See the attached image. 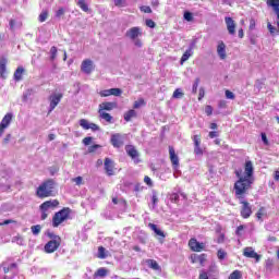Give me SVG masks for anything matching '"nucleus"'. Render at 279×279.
Returning <instances> with one entry per match:
<instances>
[{"instance_id": "nucleus-60", "label": "nucleus", "mask_w": 279, "mask_h": 279, "mask_svg": "<svg viewBox=\"0 0 279 279\" xmlns=\"http://www.w3.org/2000/svg\"><path fill=\"white\" fill-rule=\"evenodd\" d=\"M100 97H110V89H104L99 93Z\"/></svg>"}, {"instance_id": "nucleus-62", "label": "nucleus", "mask_w": 279, "mask_h": 279, "mask_svg": "<svg viewBox=\"0 0 279 279\" xmlns=\"http://www.w3.org/2000/svg\"><path fill=\"white\" fill-rule=\"evenodd\" d=\"M64 16V8H60L57 12H56V17L60 19Z\"/></svg>"}, {"instance_id": "nucleus-8", "label": "nucleus", "mask_w": 279, "mask_h": 279, "mask_svg": "<svg viewBox=\"0 0 279 279\" xmlns=\"http://www.w3.org/2000/svg\"><path fill=\"white\" fill-rule=\"evenodd\" d=\"M57 240H50L44 247L47 254H53L60 244L62 243V238H56Z\"/></svg>"}, {"instance_id": "nucleus-59", "label": "nucleus", "mask_w": 279, "mask_h": 279, "mask_svg": "<svg viewBox=\"0 0 279 279\" xmlns=\"http://www.w3.org/2000/svg\"><path fill=\"white\" fill-rule=\"evenodd\" d=\"M113 204H121V206H128V203L123 199L118 201L117 198H112Z\"/></svg>"}, {"instance_id": "nucleus-58", "label": "nucleus", "mask_w": 279, "mask_h": 279, "mask_svg": "<svg viewBox=\"0 0 279 279\" xmlns=\"http://www.w3.org/2000/svg\"><path fill=\"white\" fill-rule=\"evenodd\" d=\"M208 278H210L208 272H206V270H201L198 279H208Z\"/></svg>"}, {"instance_id": "nucleus-26", "label": "nucleus", "mask_w": 279, "mask_h": 279, "mask_svg": "<svg viewBox=\"0 0 279 279\" xmlns=\"http://www.w3.org/2000/svg\"><path fill=\"white\" fill-rule=\"evenodd\" d=\"M136 118V110L131 109L124 113V121L130 122L132 119Z\"/></svg>"}, {"instance_id": "nucleus-28", "label": "nucleus", "mask_w": 279, "mask_h": 279, "mask_svg": "<svg viewBox=\"0 0 279 279\" xmlns=\"http://www.w3.org/2000/svg\"><path fill=\"white\" fill-rule=\"evenodd\" d=\"M100 119L107 121V123H112V116L106 111H98Z\"/></svg>"}, {"instance_id": "nucleus-20", "label": "nucleus", "mask_w": 279, "mask_h": 279, "mask_svg": "<svg viewBox=\"0 0 279 279\" xmlns=\"http://www.w3.org/2000/svg\"><path fill=\"white\" fill-rule=\"evenodd\" d=\"M12 119H14V114L13 113H7L1 122V130L3 132V130H5V128H8L10 125V123H12Z\"/></svg>"}, {"instance_id": "nucleus-1", "label": "nucleus", "mask_w": 279, "mask_h": 279, "mask_svg": "<svg viewBox=\"0 0 279 279\" xmlns=\"http://www.w3.org/2000/svg\"><path fill=\"white\" fill-rule=\"evenodd\" d=\"M254 184V179H247V177H241L233 185L235 199H245L246 195Z\"/></svg>"}, {"instance_id": "nucleus-12", "label": "nucleus", "mask_w": 279, "mask_h": 279, "mask_svg": "<svg viewBox=\"0 0 279 279\" xmlns=\"http://www.w3.org/2000/svg\"><path fill=\"white\" fill-rule=\"evenodd\" d=\"M81 71L85 73V75H90L93 71H95V65L93 64V60L86 59L81 64Z\"/></svg>"}, {"instance_id": "nucleus-29", "label": "nucleus", "mask_w": 279, "mask_h": 279, "mask_svg": "<svg viewBox=\"0 0 279 279\" xmlns=\"http://www.w3.org/2000/svg\"><path fill=\"white\" fill-rule=\"evenodd\" d=\"M191 56H193V51L187 49L181 57L180 64H184V62H186Z\"/></svg>"}, {"instance_id": "nucleus-39", "label": "nucleus", "mask_w": 279, "mask_h": 279, "mask_svg": "<svg viewBox=\"0 0 279 279\" xmlns=\"http://www.w3.org/2000/svg\"><path fill=\"white\" fill-rule=\"evenodd\" d=\"M80 125L83 128V130H90V123L86 119L80 120Z\"/></svg>"}, {"instance_id": "nucleus-19", "label": "nucleus", "mask_w": 279, "mask_h": 279, "mask_svg": "<svg viewBox=\"0 0 279 279\" xmlns=\"http://www.w3.org/2000/svg\"><path fill=\"white\" fill-rule=\"evenodd\" d=\"M114 108H117V102H101L99 105L98 112H104V110H114Z\"/></svg>"}, {"instance_id": "nucleus-3", "label": "nucleus", "mask_w": 279, "mask_h": 279, "mask_svg": "<svg viewBox=\"0 0 279 279\" xmlns=\"http://www.w3.org/2000/svg\"><path fill=\"white\" fill-rule=\"evenodd\" d=\"M124 36L125 38H129V40H132L137 49H141V47H143V41L140 39L141 36H143V31H141V27H131L125 32Z\"/></svg>"}, {"instance_id": "nucleus-48", "label": "nucleus", "mask_w": 279, "mask_h": 279, "mask_svg": "<svg viewBox=\"0 0 279 279\" xmlns=\"http://www.w3.org/2000/svg\"><path fill=\"white\" fill-rule=\"evenodd\" d=\"M264 215H265V207H260L258 209V211L256 213V218L258 219V221H260L263 219Z\"/></svg>"}, {"instance_id": "nucleus-18", "label": "nucleus", "mask_w": 279, "mask_h": 279, "mask_svg": "<svg viewBox=\"0 0 279 279\" xmlns=\"http://www.w3.org/2000/svg\"><path fill=\"white\" fill-rule=\"evenodd\" d=\"M225 22L229 34L234 36V34H236V24L234 23V20H232V17H225Z\"/></svg>"}, {"instance_id": "nucleus-34", "label": "nucleus", "mask_w": 279, "mask_h": 279, "mask_svg": "<svg viewBox=\"0 0 279 279\" xmlns=\"http://www.w3.org/2000/svg\"><path fill=\"white\" fill-rule=\"evenodd\" d=\"M58 57V48L56 46H52L50 48V60L53 62L56 58Z\"/></svg>"}, {"instance_id": "nucleus-23", "label": "nucleus", "mask_w": 279, "mask_h": 279, "mask_svg": "<svg viewBox=\"0 0 279 279\" xmlns=\"http://www.w3.org/2000/svg\"><path fill=\"white\" fill-rule=\"evenodd\" d=\"M217 53L220 60H226V44L223 41H219L217 46Z\"/></svg>"}, {"instance_id": "nucleus-9", "label": "nucleus", "mask_w": 279, "mask_h": 279, "mask_svg": "<svg viewBox=\"0 0 279 279\" xmlns=\"http://www.w3.org/2000/svg\"><path fill=\"white\" fill-rule=\"evenodd\" d=\"M239 203L242 204L241 217H243V219H250V217H252V205H250L245 198L240 199Z\"/></svg>"}, {"instance_id": "nucleus-25", "label": "nucleus", "mask_w": 279, "mask_h": 279, "mask_svg": "<svg viewBox=\"0 0 279 279\" xmlns=\"http://www.w3.org/2000/svg\"><path fill=\"white\" fill-rule=\"evenodd\" d=\"M148 227L150 228V230H153V232H155V234H157V236H161V239H165V231L158 229V226L149 223Z\"/></svg>"}, {"instance_id": "nucleus-57", "label": "nucleus", "mask_w": 279, "mask_h": 279, "mask_svg": "<svg viewBox=\"0 0 279 279\" xmlns=\"http://www.w3.org/2000/svg\"><path fill=\"white\" fill-rule=\"evenodd\" d=\"M10 269H16V263H12V264H10V266L9 267H3V271H4V274H8V271H10Z\"/></svg>"}, {"instance_id": "nucleus-61", "label": "nucleus", "mask_w": 279, "mask_h": 279, "mask_svg": "<svg viewBox=\"0 0 279 279\" xmlns=\"http://www.w3.org/2000/svg\"><path fill=\"white\" fill-rule=\"evenodd\" d=\"M146 26L150 27V29H154V27H156V22L153 20H146Z\"/></svg>"}, {"instance_id": "nucleus-43", "label": "nucleus", "mask_w": 279, "mask_h": 279, "mask_svg": "<svg viewBox=\"0 0 279 279\" xmlns=\"http://www.w3.org/2000/svg\"><path fill=\"white\" fill-rule=\"evenodd\" d=\"M199 87V77H196L192 87V93L197 95V88Z\"/></svg>"}, {"instance_id": "nucleus-21", "label": "nucleus", "mask_w": 279, "mask_h": 279, "mask_svg": "<svg viewBox=\"0 0 279 279\" xmlns=\"http://www.w3.org/2000/svg\"><path fill=\"white\" fill-rule=\"evenodd\" d=\"M192 263H199L202 267H204V264L206 263V254H193L191 255Z\"/></svg>"}, {"instance_id": "nucleus-42", "label": "nucleus", "mask_w": 279, "mask_h": 279, "mask_svg": "<svg viewBox=\"0 0 279 279\" xmlns=\"http://www.w3.org/2000/svg\"><path fill=\"white\" fill-rule=\"evenodd\" d=\"M141 106H145V99L140 98L137 101L134 102L133 108L135 110H138V108H141Z\"/></svg>"}, {"instance_id": "nucleus-2", "label": "nucleus", "mask_w": 279, "mask_h": 279, "mask_svg": "<svg viewBox=\"0 0 279 279\" xmlns=\"http://www.w3.org/2000/svg\"><path fill=\"white\" fill-rule=\"evenodd\" d=\"M53 180H48L43 182L36 190V195L39 199H45V197H51L53 195Z\"/></svg>"}, {"instance_id": "nucleus-38", "label": "nucleus", "mask_w": 279, "mask_h": 279, "mask_svg": "<svg viewBox=\"0 0 279 279\" xmlns=\"http://www.w3.org/2000/svg\"><path fill=\"white\" fill-rule=\"evenodd\" d=\"M151 203L153 208H156V206H158V192L156 191H153Z\"/></svg>"}, {"instance_id": "nucleus-15", "label": "nucleus", "mask_w": 279, "mask_h": 279, "mask_svg": "<svg viewBox=\"0 0 279 279\" xmlns=\"http://www.w3.org/2000/svg\"><path fill=\"white\" fill-rule=\"evenodd\" d=\"M189 245L192 252H202L204 250V243L198 242L195 238L189 241Z\"/></svg>"}, {"instance_id": "nucleus-32", "label": "nucleus", "mask_w": 279, "mask_h": 279, "mask_svg": "<svg viewBox=\"0 0 279 279\" xmlns=\"http://www.w3.org/2000/svg\"><path fill=\"white\" fill-rule=\"evenodd\" d=\"M98 258H101V259L108 258V255L106 254V247L104 246L98 247Z\"/></svg>"}, {"instance_id": "nucleus-44", "label": "nucleus", "mask_w": 279, "mask_h": 279, "mask_svg": "<svg viewBox=\"0 0 279 279\" xmlns=\"http://www.w3.org/2000/svg\"><path fill=\"white\" fill-rule=\"evenodd\" d=\"M242 275H241V270H234L230 276L229 279H241Z\"/></svg>"}, {"instance_id": "nucleus-51", "label": "nucleus", "mask_w": 279, "mask_h": 279, "mask_svg": "<svg viewBox=\"0 0 279 279\" xmlns=\"http://www.w3.org/2000/svg\"><path fill=\"white\" fill-rule=\"evenodd\" d=\"M140 10L141 12H144V14H151V8L148 5H142Z\"/></svg>"}, {"instance_id": "nucleus-4", "label": "nucleus", "mask_w": 279, "mask_h": 279, "mask_svg": "<svg viewBox=\"0 0 279 279\" xmlns=\"http://www.w3.org/2000/svg\"><path fill=\"white\" fill-rule=\"evenodd\" d=\"M58 206H60V202L58 199H50V201L44 202L39 206V210L41 213V216H40L41 221H45V219L49 217V210H53V208H58Z\"/></svg>"}, {"instance_id": "nucleus-64", "label": "nucleus", "mask_w": 279, "mask_h": 279, "mask_svg": "<svg viewBox=\"0 0 279 279\" xmlns=\"http://www.w3.org/2000/svg\"><path fill=\"white\" fill-rule=\"evenodd\" d=\"M225 95H226V98L227 99H234V93H232V92H230V90H226V93H225Z\"/></svg>"}, {"instance_id": "nucleus-33", "label": "nucleus", "mask_w": 279, "mask_h": 279, "mask_svg": "<svg viewBox=\"0 0 279 279\" xmlns=\"http://www.w3.org/2000/svg\"><path fill=\"white\" fill-rule=\"evenodd\" d=\"M12 243H16L17 245H25V240H23V236L16 235L12 238Z\"/></svg>"}, {"instance_id": "nucleus-52", "label": "nucleus", "mask_w": 279, "mask_h": 279, "mask_svg": "<svg viewBox=\"0 0 279 279\" xmlns=\"http://www.w3.org/2000/svg\"><path fill=\"white\" fill-rule=\"evenodd\" d=\"M217 256L220 260H223L227 256V253H226V251L220 248V250H218Z\"/></svg>"}, {"instance_id": "nucleus-54", "label": "nucleus", "mask_w": 279, "mask_h": 279, "mask_svg": "<svg viewBox=\"0 0 279 279\" xmlns=\"http://www.w3.org/2000/svg\"><path fill=\"white\" fill-rule=\"evenodd\" d=\"M171 202H174V204H178V202H180V195H178V193H173L170 196Z\"/></svg>"}, {"instance_id": "nucleus-11", "label": "nucleus", "mask_w": 279, "mask_h": 279, "mask_svg": "<svg viewBox=\"0 0 279 279\" xmlns=\"http://www.w3.org/2000/svg\"><path fill=\"white\" fill-rule=\"evenodd\" d=\"M125 151H126L128 156H130V158H132V160H134L135 165H138V162H141V159H138V150L136 149V147L134 145H126Z\"/></svg>"}, {"instance_id": "nucleus-49", "label": "nucleus", "mask_w": 279, "mask_h": 279, "mask_svg": "<svg viewBox=\"0 0 279 279\" xmlns=\"http://www.w3.org/2000/svg\"><path fill=\"white\" fill-rule=\"evenodd\" d=\"M194 154L195 156H204V150L202 149V146H194Z\"/></svg>"}, {"instance_id": "nucleus-7", "label": "nucleus", "mask_w": 279, "mask_h": 279, "mask_svg": "<svg viewBox=\"0 0 279 279\" xmlns=\"http://www.w3.org/2000/svg\"><path fill=\"white\" fill-rule=\"evenodd\" d=\"M10 178H12V169L3 168L2 169V179L7 180V182L4 184H2L1 191H10V189L12 186Z\"/></svg>"}, {"instance_id": "nucleus-47", "label": "nucleus", "mask_w": 279, "mask_h": 279, "mask_svg": "<svg viewBox=\"0 0 279 279\" xmlns=\"http://www.w3.org/2000/svg\"><path fill=\"white\" fill-rule=\"evenodd\" d=\"M183 19L185 21H187L189 23H191V21H193V13H191L189 11H185L184 14H183Z\"/></svg>"}, {"instance_id": "nucleus-24", "label": "nucleus", "mask_w": 279, "mask_h": 279, "mask_svg": "<svg viewBox=\"0 0 279 279\" xmlns=\"http://www.w3.org/2000/svg\"><path fill=\"white\" fill-rule=\"evenodd\" d=\"M25 73V68L19 66L15 72H14V81L15 82H21L23 80V74Z\"/></svg>"}, {"instance_id": "nucleus-14", "label": "nucleus", "mask_w": 279, "mask_h": 279, "mask_svg": "<svg viewBox=\"0 0 279 279\" xmlns=\"http://www.w3.org/2000/svg\"><path fill=\"white\" fill-rule=\"evenodd\" d=\"M243 256L246 258H255L256 263L260 260V255H258V253H256L253 247H245L243 251Z\"/></svg>"}, {"instance_id": "nucleus-40", "label": "nucleus", "mask_w": 279, "mask_h": 279, "mask_svg": "<svg viewBox=\"0 0 279 279\" xmlns=\"http://www.w3.org/2000/svg\"><path fill=\"white\" fill-rule=\"evenodd\" d=\"M206 274L209 275V278H213V276H215V274H217V266H215V265L209 266Z\"/></svg>"}, {"instance_id": "nucleus-16", "label": "nucleus", "mask_w": 279, "mask_h": 279, "mask_svg": "<svg viewBox=\"0 0 279 279\" xmlns=\"http://www.w3.org/2000/svg\"><path fill=\"white\" fill-rule=\"evenodd\" d=\"M244 173V178H246L247 180H253L252 175H254V163H252V161H245Z\"/></svg>"}, {"instance_id": "nucleus-22", "label": "nucleus", "mask_w": 279, "mask_h": 279, "mask_svg": "<svg viewBox=\"0 0 279 279\" xmlns=\"http://www.w3.org/2000/svg\"><path fill=\"white\" fill-rule=\"evenodd\" d=\"M145 263L149 269H153L154 271H162V268L155 259H146Z\"/></svg>"}, {"instance_id": "nucleus-31", "label": "nucleus", "mask_w": 279, "mask_h": 279, "mask_svg": "<svg viewBox=\"0 0 279 279\" xmlns=\"http://www.w3.org/2000/svg\"><path fill=\"white\" fill-rule=\"evenodd\" d=\"M49 17V11L43 10L41 13L39 14L38 21L39 23H45L47 19Z\"/></svg>"}, {"instance_id": "nucleus-37", "label": "nucleus", "mask_w": 279, "mask_h": 279, "mask_svg": "<svg viewBox=\"0 0 279 279\" xmlns=\"http://www.w3.org/2000/svg\"><path fill=\"white\" fill-rule=\"evenodd\" d=\"M110 93L113 97H121V95H123V90L121 88H110Z\"/></svg>"}, {"instance_id": "nucleus-56", "label": "nucleus", "mask_w": 279, "mask_h": 279, "mask_svg": "<svg viewBox=\"0 0 279 279\" xmlns=\"http://www.w3.org/2000/svg\"><path fill=\"white\" fill-rule=\"evenodd\" d=\"M268 31L270 32V34L274 36V34H276V32H278V29L276 28V26L271 25V23L267 24Z\"/></svg>"}, {"instance_id": "nucleus-46", "label": "nucleus", "mask_w": 279, "mask_h": 279, "mask_svg": "<svg viewBox=\"0 0 279 279\" xmlns=\"http://www.w3.org/2000/svg\"><path fill=\"white\" fill-rule=\"evenodd\" d=\"M97 149H101V145H99V144H94V145H92V146L88 147V153H89V154H93V153L97 151Z\"/></svg>"}, {"instance_id": "nucleus-5", "label": "nucleus", "mask_w": 279, "mask_h": 279, "mask_svg": "<svg viewBox=\"0 0 279 279\" xmlns=\"http://www.w3.org/2000/svg\"><path fill=\"white\" fill-rule=\"evenodd\" d=\"M69 217H71V208L69 207H64L63 209L57 211L52 217L53 228H58L61 223H64Z\"/></svg>"}, {"instance_id": "nucleus-53", "label": "nucleus", "mask_w": 279, "mask_h": 279, "mask_svg": "<svg viewBox=\"0 0 279 279\" xmlns=\"http://www.w3.org/2000/svg\"><path fill=\"white\" fill-rule=\"evenodd\" d=\"M83 180L84 179L82 177H76L72 179V182H75L76 186H82Z\"/></svg>"}, {"instance_id": "nucleus-41", "label": "nucleus", "mask_w": 279, "mask_h": 279, "mask_svg": "<svg viewBox=\"0 0 279 279\" xmlns=\"http://www.w3.org/2000/svg\"><path fill=\"white\" fill-rule=\"evenodd\" d=\"M265 268H266V271H272L274 270V259H267Z\"/></svg>"}, {"instance_id": "nucleus-35", "label": "nucleus", "mask_w": 279, "mask_h": 279, "mask_svg": "<svg viewBox=\"0 0 279 279\" xmlns=\"http://www.w3.org/2000/svg\"><path fill=\"white\" fill-rule=\"evenodd\" d=\"M31 230L35 236H38V234H40V231L43 230V227L40 225H36L33 226Z\"/></svg>"}, {"instance_id": "nucleus-63", "label": "nucleus", "mask_w": 279, "mask_h": 279, "mask_svg": "<svg viewBox=\"0 0 279 279\" xmlns=\"http://www.w3.org/2000/svg\"><path fill=\"white\" fill-rule=\"evenodd\" d=\"M205 112H206L207 117H210L213 114V106L207 105L205 107Z\"/></svg>"}, {"instance_id": "nucleus-17", "label": "nucleus", "mask_w": 279, "mask_h": 279, "mask_svg": "<svg viewBox=\"0 0 279 279\" xmlns=\"http://www.w3.org/2000/svg\"><path fill=\"white\" fill-rule=\"evenodd\" d=\"M105 171L107 175H114V161L110 158H105Z\"/></svg>"}, {"instance_id": "nucleus-30", "label": "nucleus", "mask_w": 279, "mask_h": 279, "mask_svg": "<svg viewBox=\"0 0 279 279\" xmlns=\"http://www.w3.org/2000/svg\"><path fill=\"white\" fill-rule=\"evenodd\" d=\"M78 8L83 10V12H89L90 9H88V4L86 3V0H78L77 1Z\"/></svg>"}, {"instance_id": "nucleus-10", "label": "nucleus", "mask_w": 279, "mask_h": 279, "mask_svg": "<svg viewBox=\"0 0 279 279\" xmlns=\"http://www.w3.org/2000/svg\"><path fill=\"white\" fill-rule=\"evenodd\" d=\"M62 97H63L62 94H52L49 96L48 99L50 101V105H49L48 112H53V110H56V108L58 107V104L62 101Z\"/></svg>"}, {"instance_id": "nucleus-45", "label": "nucleus", "mask_w": 279, "mask_h": 279, "mask_svg": "<svg viewBox=\"0 0 279 279\" xmlns=\"http://www.w3.org/2000/svg\"><path fill=\"white\" fill-rule=\"evenodd\" d=\"M193 141H194V147H198L202 145V137L199 135H194Z\"/></svg>"}, {"instance_id": "nucleus-27", "label": "nucleus", "mask_w": 279, "mask_h": 279, "mask_svg": "<svg viewBox=\"0 0 279 279\" xmlns=\"http://www.w3.org/2000/svg\"><path fill=\"white\" fill-rule=\"evenodd\" d=\"M106 276H108V269H106V268H99L94 274V278H106Z\"/></svg>"}, {"instance_id": "nucleus-13", "label": "nucleus", "mask_w": 279, "mask_h": 279, "mask_svg": "<svg viewBox=\"0 0 279 279\" xmlns=\"http://www.w3.org/2000/svg\"><path fill=\"white\" fill-rule=\"evenodd\" d=\"M169 155H170V160L172 162V167L174 169H178L180 167V158L175 154V148H173V146H169Z\"/></svg>"}, {"instance_id": "nucleus-6", "label": "nucleus", "mask_w": 279, "mask_h": 279, "mask_svg": "<svg viewBox=\"0 0 279 279\" xmlns=\"http://www.w3.org/2000/svg\"><path fill=\"white\" fill-rule=\"evenodd\" d=\"M110 143L116 147V149H121V147L125 145V135H121V133L112 134Z\"/></svg>"}, {"instance_id": "nucleus-50", "label": "nucleus", "mask_w": 279, "mask_h": 279, "mask_svg": "<svg viewBox=\"0 0 279 279\" xmlns=\"http://www.w3.org/2000/svg\"><path fill=\"white\" fill-rule=\"evenodd\" d=\"M251 45H256L258 36L254 35L253 33L248 34Z\"/></svg>"}, {"instance_id": "nucleus-36", "label": "nucleus", "mask_w": 279, "mask_h": 279, "mask_svg": "<svg viewBox=\"0 0 279 279\" xmlns=\"http://www.w3.org/2000/svg\"><path fill=\"white\" fill-rule=\"evenodd\" d=\"M172 97H173L174 99H182V97H184V93H182V89L177 88V89L173 92Z\"/></svg>"}, {"instance_id": "nucleus-55", "label": "nucleus", "mask_w": 279, "mask_h": 279, "mask_svg": "<svg viewBox=\"0 0 279 279\" xmlns=\"http://www.w3.org/2000/svg\"><path fill=\"white\" fill-rule=\"evenodd\" d=\"M5 64H8V60L5 58L1 59V74L5 73Z\"/></svg>"}]
</instances>
